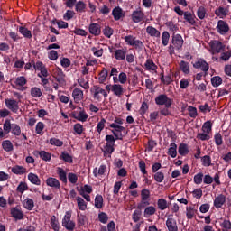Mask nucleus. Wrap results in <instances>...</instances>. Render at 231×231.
I'll use <instances>...</instances> for the list:
<instances>
[{
    "label": "nucleus",
    "instance_id": "obj_1",
    "mask_svg": "<svg viewBox=\"0 0 231 231\" xmlns=\"http://www.w3.org/2000/svg\"><path fill=\"white\" fill-rule=\"evenodd\" d=\"M123 124H124V119L120 117H115L114 123L109 125V127L113 129L112 134H114L116 140H122V138H124V135L122 134V133L125 131V127L122 126Z\"/></svg>",
    "mask_w": 231,
    "mask_h": 231
},
{
    "label": "nucleus",
    "instance_id": "obj_2",
    "mask_svg": "<svg viewBox=\"0 0 231 231\" xmlns=\"http://www.w3.org/2000/svg\"><path fill=\"white\" fill-rule=\"evenodd\" d=\"M116 140L118 139L115 138L113 135L106 136V143L103 148L104 156L111 158V154L115 152V142H116Z\"/></svg>",
    "mask_w": 231,
    "mask_h": 231
},
{
    "label": "nucleus",
    "instance_id": "obj_3",
    "mask_svg": "<svg viewBox=\"0 0 231 231\" xmlns=\"http://www.w3.org/2000/svg\"><path fill=\"white\" fill-rule=\"evenodd\" d=\"M202 132L197 134L198 140L205 142L210 140V134L212 133V122L207 121L202 125Z\"/></svg>",
    "mask_w": 231,
    "mask_h": 231
},
{
    "label": "nucleus",
    "instance_id": "obj_4",
    "mask_svg": "<svg viewBox=\"0 0 231 231\" xmlns=\"http://www.w3.org/2000/svg\"><path fill=\"white\" fill-rule=\"evenodd\" d=\"M124 39L127 46H132L133 48H135V50H142V48H143V42L138 40L134 35L129 34L125 36Z\"/></svg>",
    "mask_w": 231,
    "mask_h": 231
},
{
    "label": "nucleus",
    "instance_id": "obj_5",
    "mask_svg": "<svg viewBox=\"0 0 231 231\" xmlns=\"http://www.w3.org/2000/svg\"><path fill=\"white\" fill-rule=\"evenodd\" d=\"M151 205V191L143 189L141 190V202L138 204L137 208L142 209Z\"/></svg>",
    "mask_w": 231,
    "mask_h": 231
},
{
    "label": "nucleus",
    "instance_id": "obj_6",
    "mask_svg": "<svg viewBox=\"0 0 231 231\" xmlns=\"http://www.w3.org/2000/svg\"><path fill=\"white\" fill-rule=\"evenodd\" d=\"M209 48L210 53H212V55H216V53H221V51H225L226 46L218 40H212L209 42Z\"/></svg>",
    "mask_w": 231,
    "mask_h": 231
},
{
    "label": "nucleus",
    "instance_id": "obj_7",
    "mask_svg": "<svg viewBox=\"0 0 231 231\" xmlns=\"http://www.w3.org/2000/svg\"><path fill=\"white\" fill-rule=\"evenodd\" d=\"M62 226L69 231L75 230V222L71 220V211H67L62 218Z\"/></svg>",
    "mask_w": 231,
    "mask_h": 231
},
{
    "label": "nucleus",
    "instance_id": "obj_8",
    "mask_svg": "<svg viewBox=\"0 0 231 231\" xmlns=\"http://www.w3.org/2000/svg\"><path fill=\"white\" fill-rule=\"evenodd\" d=\"M52 77L59 82L60 86H64L66 84V75L60 68H55L52 70Z\"/></svg>",
    "mask_w": 231,
    "mask_h": 231
},
{
    "label": "nucleus",
    "instance_id": "obj_9",
    "mask_svg": "<svg viewBox=\"0 0 231 231\" xmlns=\"http://www.w3.org/2000/svg\"><path fill=\"white\" fill-rule=\"evenodd\" d=\"M91 93L93 95L94 100H97V102L102 100V97L105 98L107 97V92L100 87H94L91 90Z\"/></svg>",
    "mask_w": 231,
    "mask_h": 231
},
{
    "label": "nucleus",
    "instance_id": "obj_10",
    "mask_svg": "<svg viewBox=\"0 0 231 231\" xmlns=\"http://www.w3.org/2000/svg\"><path fill=\"white\" fill-rule=\"evenodd\" d=\"M155 104L157 106H165L169 108L172 106V99L169 98L166 95H160L155 98Z\"/></svg>",
    "mask_w": 231,
    "mask_h": 231
},
{
    "label": "nucleus",
    "instance_id": "obj_11",
    "mask_svg": "<svg viewBox=\"0 0 231 231\" xmlns=\"http://www.w3.org/2000/svg\"><path fill=\"white\" fill-rule=\"evenodd\" d=\"M91 192H93V187L88 184L82 186L79 189L80 196L88 202L91 201V196H89Z\"/></svg>",
    "mask_w": 231,
    "mask_h": 231
},
{
    "label": "nucleus",
    "instance_id": "obj_12",
    "mask_svg": "<svg viewBox=\"0 0 231 231\" xmlns=\"http://www.w3.org/2000/svg\"><path fill=\"white\" fill-rule=\"evenodd\" d=\"M216 28L217 33L220 35H226L227 32H230V26H228V23L224 20H219Z\"/></svg>",
    "mask_w": 231,
    "mask_h": 231
},
{
    "label": "nucleus",
    "instance_id": "obj_13",
    "mask_svg": "<svg viewBox=\"0 0 231 231\" xmlns=\"http://www.w3.org/2000/svg\"><path fill=\"white\" fill-rule=\"evenodd\" d=\"M5 104L10 111L13 113H17L19 111V101L14 98H6L5 99Z\"/></svg>",
    "mask_w": 231,
    "mask_h": 231
},
{
    "label": "nucleus",
    "instance_id": "obj_14",
    "mask_svg": "<svg viewBox=\"0 0 231 231\" xmlns=\"http://www.w3.org/2000/svg\"><path fill=\"white\" fill-rule=\"evenodd\" d=\"M193 68H195V69H201V71H204V73H207V71L210 69V66L203 59H199L197 61H195L193 63Z\"/></svg>",
    "mask_w": 231,
    "mask_h": 231
},
{
    "label": "nucleus",
    "instance_id": "obj_15",
    "mask_svg": "<svg viewBox=\"0 0 231 231\" xmlns=\"http://www.w3.org/2000/svg\"><path fill=\"white\" fill-rule=\"evenodd\" d=\"M183 37L180 34H173L171 43L176 50H181L183 48Z\"/></svg>",
    "mask_w": 231,
    "mask_h": 231
},
{
    "label": "nucleus",
    "instance_id": "obj_16",
    "mask_svg": "<svg viewBox=\"0 0 231 231\" xmlns=\"http://www.w3.org/2000/svg\"><path fill=\"white\" fill-rule=\"evenodd\" d=\"M26 78L21 76L16 78L14 84L13 85V88H14V89H18L19 91H24V89H26V88H23V86H26Z\"/></svg>",
    "mask_w": 231,
    "mask_h": 231
},
{
    "label": "nucleus",
    "instance_id": "obj_17",
    "mask_svg": "<svg viewBox=\"0 0 231 231\" xmlns=\"http://www.w3.org/2000/svg\"><path fill=\"white\" fill-rule=\"evenodd\" d=\"M196 214H198V207L196 206V204H191L186 207L187 219H194Z\"/></svg>",
    "mask_w": 231,
    "mask_h": 231
},
{
    "label": "nucleus",
    "instance_id": "obj_18",
    "mask_svg": "<svg viewBox=\"0 0 231 231\" xmlns=\"http://www.w3.org/2000/svg\"><path fill=\"white\" fill-rule=\"evenodd\" d=\"M33 68L36 71H40L39 75H42V77H48V69H46V66H44L42 61H37L34 63Z\"/></svg>",
    "mask_w": 231,
    "mask_h": 231
},
{
    "label": "nucleus",
    "instance_id": "obj_19",
    "mask_svg": "<svg viewBox=\"0 0 231 231\" xmlns=\"http://www.w3.org/2000/svg\"><path fill=\"white\" fill-rule=\"evenodd\" d=\"M88 32L91 33V35L98 37V35L102 33V27L98 23H90L88 26Z\"/></svg>",
    "mask_w": 231,
    "mask_h": 231
},
{
    "label": "nucleus",
    "instance_id": "obj_20",
    "mask_svg": "<svg viewBox=\"0 0 231 231\" xmlns=\"http://www.w3.org/2000/svg\"><path fill=\"white\" fill-rule=\"evenodd\" d=\"M79 112H74L73 116L76 120H79V122H87L89 116H88V113L82 108H79Z\"/></svg>",
    "mask_w": 231,
    "mask_h": 231
},
{
    "label": "nucleus",
    "instance_id": "obj_21",
    "mask_svg": "<svg viewBox=\"0 0 231 231\" xmlns=\"http://www.w3.org/2000/svg\"><path fill=\"white\" fill-rule=\"evenodd\" d=\"M72 97L74 102L76 104H79V102H82V100H84V91L80 90L79 88H74V90L72 91Z\"/></svg>",
    "mask_w": 231,
    "mask_h": 231
},
{
    "label": "nucleus",
    "instance_id": "obj_22",
    "mask_svg": "<svg viewBox=\"0 0 231 231\" xmlns=\"http://www.w3.org/2000/svg\"><path fill=\"white\" fill-rule=\"evenodd\" d=\"M226 203V196L220 194L215 198L214 207L215 208H221Z\"/></svg>",
    "mask_w": 231,
    "mask_h": 231
},
{
    "label": "nucleus",
    "instance_id": "obj_23",
    "mask_svg": "<svg viewBox=\"0 0 231 231\" xmlns=\"http://www.w3.org/2000/svg\"><path fill=\"white\" fill-rule=\"evenodd\" d=\"M143 17H145V14L142 10L134 11L132 14V21H134V23H142Z\"/></svg>",
    "mask_w": 231,
    "mask_h": 231
},
{
    "label": "nucleus",
    "instance_id": "obj_24",
    "mask_svg": "<svg viewBox=\"0 0 231 231\" xmlns=\"http://www.w3.org/2000/svg\"><path fill=\"white\" fill-rule=\"evenodd\" d=\"M111 91L116 97H122L124 95V87L120 84H114L111 86Z\"/></svg>",
    "mask_w": 231,
    "mask_h": 231
},
{
    "label": "nucleus",
    "instance_id": "obj_25",
    "mask_svg": "<svg viewBox=\"0 0 231 231\" xmlns=\"http://www.w3.org/2000/svg\"><path fill=\"white\" fill-rule=\"evenodd\" d=\"M166 226L169 231H178V223L176 222V219L172 217L167 218Z\"/></svg>",
    "mask_w": 231,
    "mask_h": 231
},
{
    "label": "nucleus",
    "instance_id": "obj_26",
    "mask_svg": "<svg viewBox=\"0 0 231 231\" xmlns=\"http://www.w3.org/2000/svg\"><path fill=\"white\" fill-rule=\"evenodd\" d=\"M46 185L48 187H51L52 189H60V182L59 181V180L53 177H49L46 180Z\"/></svg>",
    "mask_w": 231,
    "mask_h": 231
},
{
    "label": "nucleus",
    "instance_id": "obj_27",
    "mask_svg": "<svg viewBox=\"0 0 231 231\" xmlns=\"http://www.w3.org/2000/svg\"><path fill=\"white\" fill-rule=\"evenodd\" d=\"M229 12L230 11L228 10V8L220 6L215 10V15H217L220 19H225V17L228 15Z\"/></svg>",
    "mask_w": 231,
    "mask_h": 231
},
{
    "label": "nucleus",
    "instance_id": "obj_28",
    "mask_svg": "<svg viewBox=\"0 0 231 231\" xmlns=\"http://www.w3.org/2000/svg\"><path fill=\"white\" fill-rule=\"evenodd\" d=\"M127 51L124 49H117L114 51V57L116 60H125Z\"/></svg>",
    "mask_w": 231,
    "mask_h": 231
},
{
    "label": "nucleus",
    "instance_id": "obj_29",
    "mask_svg": "<svg viewBox=\"0 0 231 231\" xmlns=\"http://www.w3.org/2000/svg\"><path fill=\"white\" fill-rule=\"evenodd\" d=\"M179 66H180V71H182V73H184V75L190 74V65L189 64V62H187L185 60H181L179 63Z\"/></svg>",
    "mask_w": 231,
    "mask_h": 231
},
{
    "label": "nucleus",
    "instance_id": "obj_30",
    "mask_svg": "<svg viewBox=\"0 0 231 231\" xmlns=\"http://www.w3.org/2000/svg\"><path fill=\"white\" fill-rule=\"evenodd\" d=\"M184 19L189 24H191V26H194L196 24V15L192 14V13L186 11L184 13Z\"/></svg>",
    "mask_w": 231,
    "mask_h": 231
},
{
    "label": "nucleus",
    "instance_id": "obj_31",
    "mask_svg": "<svg viewBox=\"0 0 231 231\" xmlns=\"http://www.w3.org/2000/svg\"><path fill=\"white\" fill-rule=\"evenodd\" d=\"M112 15L115 21H120L124 17V11L120 7H116L112 11Z\"/></svg>",
    "mask_w": 231,
    "mask_h": 231
},
{
    "label": "nucleus",
    "instance_id": "obj_32",
    "mask_svg": "<svg viewBox=\"0 0 231 231\" xmlns=\"http://www.w3.org/2000/svg\"><path fill=\"white\" fill-rule=\"evenodd\" d=\"M146 33L150 35V37H155L159 39L161 32L158 31V29L152 27V26H148L146 27Z\"/></svg>",
    "mask_w": 231,
    "mask_h": 231
},
{
    "label": "nucleus",
    "instance_id": "obj_33",
    "mask_svg": "<svg viewBox=\"0 0 231 231\" xmlns=\"http://www.w3.org/2000/svg\"><path fill=\"white\" fill-rule=\"evenodd\" d=\"M13 174H17V175H23V174H26V172H28V170L26 168H24V166H14L11 169Z\"/></svg>",
    "mask_w": 231,
    "mask_h": 231
},
{
    "label": "nucleus",
    "instance_id": "obj_34",
    "mask_svg": "<svg viewBox=\"0 0 231 231\" xmlns=\"http://www.w3.org/2000/svg\"><path fill=\"white\" fill-rule=\"evenodd\" d=\"M56 172L59 175V179L60 180V181H62L63 183H68V176L64 169L58 167Z\"/></svg>",
    "mask_w": 231,
    "mask_h": 231
},
{
    "label": "nucleus",
    "instance_id": "obj_35",
    "mask_svg": "<svg viewBox=\"0 0 231 231\" xmlns=\"http://www.w3.org/2000/svg\"><path fill=\"white\" fill-rule=\"evenodd\" d=\"M2 148L5 152H12L14 151V143L10 140H5L2 142Z\"/></svg>",
    "mask_w": 231,
    "mask_h": 231
},
{
    "label": "nucleus",
    "instance_id": "obj_36",
    "mask_svg": "<svg viewBox=\"0 0 231 231\" xmlns=\"http://www.w3.org/2000/svg\"><path fill=\"white\" fill-rule=\"evenodd\" d=\"M11 215L13 216V217H14V219H18V220H21L23 219V217H24V214L23 213V211H21L17 208H13L11 209Z\"/></svg>",
    "mask_w": 231,
    "mask_h": 231
},
{
    "label": "nucleus",
    "instance_id": "obj_37",
    "mask_svg": "<svg viewBox=\"0 0 231 231\" xmlns=\"http://www.w3.org/2000/svg\"><path fill=\"white\" fill-rule=\"evenodd\" d=\"M23 207L26 208V210H33V207H35V204L33 202V199L30 198H26L23 201Z\"/></svg>",
    "mask_w": 231,
    "mask_h": 231
},
{
    "label": "nucleus",
    "instance_id": "obj_38",
    "mask_svg": "<svg viewBox=\"0 0 231 231\" xmlns=\"http://www.w3.org/2000/svg\"><path fill=\"white\" fill-rule=\"evenodd\" d=\"M51 226L54 231L60 230V224L59 223V219H57V217L55 216L51 217Z\"/></svg>",
    "mask_w": 231,
    "mask_h": 231
},
{
    "label": "nucleus",
    "instance_id": "obj_39",
    "mask_svg": "<svg viewBox=\"0 0 231 231\" xmlns=\"http://www.w3.org/2000/svg\"><path fill=\"white\" fill-rule=\"evenodd\" d=\"M30 93L33 98H41L42 97V90L38 87H32Z\"/></svg>",
    "mask_w": 231,
    "mask_h": 231
},
{
    "label": "nucleus",
    "instance_id": "obj_40",
    "mask_svg": "<svg viewBox=\"0 0 231 231\" xmlns=\"http://www.w3.org/2000/svg\"><path fill=\"white\" fill-rule=\"evenodd\" d=\"M18 31L20 32L21 35L25 39H32V31L28 30V28L24 26H20Z\"/></svg>",
    "mask_w": 231,
    "mask_h": 231
},
{
    "label": "nucleus",
    "instance_id": "obj_41",
    "mask_svg": "<svg viewBox=\"0 0 231 231\" xmlns=\"http://www.w3.org/2000/svg\"><path fill=\"white\" fill-rule=\"evenodd\" d=\"M177 149H178V145H176L174 143H171L168 150L169 156H171V158H176V156H178Z\"/></svg>",
    "mask_w": 231,
    "mask_h": 231
},
{
    "label": "nucleus",
    "instance_id": "obj_42",
    "mask_svg": "<svg viewBox=\"0 0 231 231\" xmlns=\"http://www.w3.org/2000/svg\"><path fill=\"white\" fill-rule=\"evenodd\" d=\"M28 180L33 185H41V179H39V176L35 173H29Z\"/></svg>",
    "mask_w": 231,
    "mask_h": 231
},
{
    "label": "nucleus",
    "instance_id": "obj_43",
    "mask_svg": "<svg viewBox=\"0 0 231 231\" xmlns=\"http://www.w3.org/2000/svg\"><path fill=\"white\" fill-rule=\"evenodd\" d=\"M76 201L79 210H86L88 208V203L81 197H76Z\"/></svg>",
    "mask_w": 231,
    "mask_h": 231
},
{
    "label": "nucleus",
    "instance_id": "obj_44",
    "mask_svg": "<svg viewBox=\"0 0 231 231\" xmlns=\"http://www.w3.org/2000/svg\"><path fill=\"white\" fill-rule=\"evenodd\" d=\"M231 58V51H222L220 53L219 60L223 62H228Z\"/></svg>",
    "mask_w": 231,
    "mask_h": 231
},
{
    "label": "nucleus",
    "instance_id": "obj_45",
    "mask_svg": "<svg viewBox=\"0 0 231 231\" xmlns=\"http://www.w3.org/2000/svg\"><path fill=\"white\" fill-rule=\"evenodd\" d=\"M106 171H107V167L106 165H101L98 170L96 168L93 171L94 176L97 178V176H103L106 174Z\"/></svg>",
    "mask_w": 231,
    "mask_h": 231
},
{
    "label": "nucleus",
    "instance_id": "obj_46",
    "mask_svg": "<svg viewBox=\"0 0 231 231\" xmlns=\"http://www.w3.org/2000/svg\"><path fill=\"white\" fill-rule=\"evenodd\" d=\"M197 17H199V19H201V20L207 17V8H205V6L201 5L198 8Z\"/></svg>",
    "mask_w": 231,
    "mask_h": 231
},
{
    "label": "nucleus",
    "instance_id": "obj_47",
    "mask_svg": "<svg viewBox=\"0 0 231 231\" xmlns=\"http://www.w3.org/2000/svg\"><path fill=\"white\" fill-rule=\"evenodd\" d=\"M144 66L148 71H156V69H158V66L154 64L152 60H147Z\"/></svg>",
    "mask_w": 231,
    "mask_h": 231
},
{
    "label": "nucleus",
    "instance_id": "obj_48",
    "mask_svg": "<svg viewBox=\"0 0 231 231\" xmlns=\"http://www.w3.org/2000/svg\"><path fill=\"white\" fill-rule=\"evenodd\" d=\"M26 190H28V183L21 181L16 188V192H19L20 194H24Z\"/></svg>",
    "mask_w": 231,
    "mask_h": 231
},
{
    "label": "nucleus",
    "instance_id": "obj_49",
    "mask_svg": "<svg viewBox=\"0 0 231 231\" xmlns=\"http://www.w3.org/2000/svg\"><path fill=\"white\" fill-rule=\"evenodd\" d=\"M157 207L159 210H166L169 208V203L165 200V199H159L157 201Z\"/></svg>",
    "mask_w": 231,
    "mask_h": 231
},
{
    "label": "nucleus",
    "instance_id": "obj_50",
    "mask_svg": "<svg viewBox=\"0 0 231 231\" xmlns=\"http://www.w3.org/2000/svg\"><path fill=\"white\" fill-rule=\"evenodd\" d=\"M44 127H46V125H44V123L42 122H38L36 124L35 126V133L36 134H40L41 136H42V134H44Z\"/></svg>",
    "mask_w": 231,
    "mask_h": 231
},
{
    "label": "nucleus",
    "instance_id": "obj_51",
    "mask_svg": "<svg viewBox=\"0 0 231 231\" xmlns=\"http://www.w3.org/2000/svg\"><path fill=\"white\" fill-rule=\"evenodd\" d=\"M95 207H96V208H102L104 207V198L102 197V195L96 196Z\"/></svg>",
    "mask_w": 231,
    "mask_h": 231
},
{
    "label": "nucleus",
    "instance_id": "obj_52",
    "mask_svg": "<svg viewBox=\"0 0 231 231\" xmlns=\"http://www.w3.org/2000/svg\"><path fill=\"white\" fill-rule=\"evenodd\" d=\"M211 84L213 88H219L223 84V79L219 76H215L211 79Z\"/></svg>",
    "mask_w": 231,
    "mask_h": 231
},
{
    "label": "nucleus",
    "instance_id": "obj_53",
    "mask_svg": "<svg viewBox=\"0 0 231 231\" xmlns=\"http://www.w3.org/2000/svg\"><path fill=\"white\" fill-rule=\"evenodd\" d=\"M11 133L14 136H21V126L15 123L12 124Z\"/></svg>",
    "mask_w": 231,
    "mask_h": 231
},
{
    "label": "nucleus",
    "instance_id": "obj_54",
    "mask_svg": "<svg viewBox=\"0 0 231 231\" xmlns=\"http://www.w3.org/2000/svg\"><path fill=\"white\" fill-rule=\"evenodd\" d=\"M188 152H189V146L185 143L180 144L179 154H180V156H187Z\"/></svg>",
    "mask_w": 231,
    "mask_h": 231
},
{
    "label": "nucleus",
    "instance_id": "obj_55",
    "mask_svg": "<svg viewBox=\"0 0 231 231\" xmlns=\"http://www.w3.org/2000/svg\"><path fill=\"white\" fill-rule=\"evenodd\" d=\"M169 39H171V34L169 33V32L164 31L162 34V42L163 46H168Z\"/></svg>",
    "mask_w": 231,
    "mask_h": 231
},
{
    "label": "nucleus",
    "instance_id": "obj_56",
    "mask_svg": "<svg viewBox=\"0 0 231 231\" xmlns=\"http://www.w3.org/2000/svg\"><path fill=\"white\" fill-rule=\"evenodd\" d=\"M91 51L94 57H102V55H104V49L100 47H92Z\"/></svg>",
    "mask_w": 231,
    "mask_h": 231
},
{
    "label": "nucleus",
    "instance_id": "obj_57",
    "mask_svg": "<svg viewBox=\"0 0 231 231\" xmlns=\"http://www.w3.org/2000/svg\"><path fill=\"white\" fill-rule=\"evenodd\" d=\"M106 119L101 118V120L97 123L96 129L98 134H101L102 131H104V128L106 127Z\"/></svg>",
    "mask_w": 231,
    "mask_h": 231
},
{
    "label": "nucleus",
    "instance_id": "obj_58",
    "mask_svg": "<svg viewBox=\"0 0 231 231\" xmlns=\"http://www.w3.org/2000/svg\"><path fill=\"white\" fill-rule=\"evenodd\" d=\"M60 158V160H63L67 163H73V157H71V155H69L66 152H63Z\"/></svg>",
    "mask_w": 231,
    "mask_h": 231
},
{
    "label": "nucleus",
    "instance_id": "obj_59",
    "mask_svg": "<svg viewBox=\"0 0 231 231\" xmlns=\"http://www.w3.org/2000/svg\"><path fill=\"white\" fill-rule=\"evenodd\" d=\"M203 167H210L212 165V159L208 155H205L201 158Z\"/></svg>",
    "mask_w": 231,
    "mask_h": 231
},
{
    "label": "nucleus",
    "instance_id": "obj_60",
    "mask_svg": "<svg viewBox=\"0 0 231 231\" xmlns=\"http://www.w3.org/2000/svg\"><path fill=\"white\" fill-rule=\"evenodd\" d=\"M49 143L51 145H55L56 147H62L64 145V142L60 141V139L57 138H51L49 140Z\"/></svg>",
    "mask_w": 231,
    "mask_h": 231
},
{
    "label": "nucleus",
    "instance_id": "obj_61",
    "mask_svg": "<svg viewBox=\"0 0 231 231\" xmlns=\"http://www.w3.org/2000/svg\"><path fill=\"white\" fill-rule=\"evenodd\" d=\"M40 158L43 160V162H50V160H51V153L46 151H41Z\"/></svg>",
    "mask_w": 231,
    "mask_h": 231
},
{
    "label": "nucleus",
    "instance_id": "obj_62",
    "mask_svg": "<svg viewBox=\"0 0 231 231\" xmlns=\"http://www.w3.org/2000/svg\"><path fill=\"white\" fill-rule=\"evenodd\" d=\"M156 214V208L154 206L147 207L144 209V216H154Z\"/></svg>",
    "mask_w": 231,
    "mask_h": 231
},
{
    "label": "nucleus",
    "instance_id": "obj_63",
    "mask_svg": "<svg viewBox=\"0 0 231 231\" xmlns=\"http://www.w3.org/2000/svg\"><path fill=\"white\" fill-rule=\"evenodd\" d=\"M3 127L5 134H8L12 131V123H10V120H5Z\"/></svg>",
    "mask_w": 231,
    "mask_h": 231
},
{
    "label": "nucleus",
    "instance_id": "obj_64",
    "mask_svg": "<svg viewBox=\"0 0 231 231\" xmlns=\"http://www.w3.org/2000/svg\"><path fill=\"white\" fill-rule=\"evenodd\" d=\"M220 226L224 228V230H231V222L230 220H224L221 224Z\"/></svg>",
    "mask_w": 231,
    "mask_h": 231
}]
</instances>
